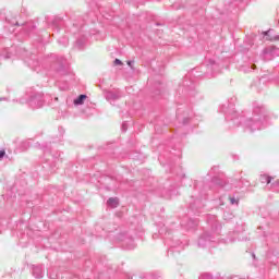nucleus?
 <instances>
[{"mask_svg": "<svg viewBox=\"0 0 279 279\" xmlns=\"http://www.w3.org/2000/svg\"><path fill=\"white\" fill-rule=\"evenodd\" d=\"M234 104H236V97L230 98L228 102L223 104L220 108V112L225 114L226 121L229 123V128H239L242 125L244 132H258V130H265L267 128V109L265 106L255 102L253 107V113L248 118L239 116L234 110Z\"/></svg>", "mask_w": 279, "mask_h": 279, "instance_id": "1", "label": "nucleus"}, {"mask_svg": "<svg viewBox=\"0 0 279 279\" xmlns=\"http://www.w3.org/2000/svg\"><path fill=\"white\" fill-rule=\"evenodd\" d=\"M207 223L211 228L210 231L204 232L197 241V246L198 247H215V244L217 243V236L221 234V223L217 220V217L215 216H209L207 219Z\"/></svg>", "mask_w": 279, "mask_h": 279, "instance_id": "2", "label": "nucleus"}, {"mask_svg": "<svg viewBox=\"0 0 279 279\" xmlns=\"http://www.w3.org/2000/svg\"><path fill=\"white\" fill-rule=\"evenodd\" d=\"M158 227H159V231H158V233L153 234V239H158V236H161V239H165V243L169 247L168 254H173L175 252L178 254H180V252H182V250H184V243H182L178 239L169 238V235L171 234V231L167 230L165 225L160 223V225H158Z\"/></svg>", "mask_w": 279, "mask_h": 279, "instance_id": "3", "label": "nucleus"}, {"mask_svg": "<svg viewBox=\"0 0 279 279\" xmlns=\"http://www.w3.org/2000/svg\"><path fill=\"white\" fill-rule=\"evenodd\" d=\"M47 95L40 93V92H27L22 98H20V104H27L29 108L33 110H38V108H43L45 104L47 102Z\"/></svg>", "mask_w": 279, "mask_h": 279, "instance_id": "4", "label": "nucleus"}, {"mask_svg": "<svg viewBox=\"0 0 279 279\" xmlns=\"http://www.w3.org/2000/svg\"><path fill=\"white\" fill-rule=\"evenodd\" d=\"M17 53L20 54L22 60L25 62V64L29 66V69H32L33 71H36L37 73H40L41 65H40V61L38 60V56L36 53L29 52L23 48H20L17 50Z\"/></svg>", "mask_w": 279, "mask_h": 279, "instance_id": "5", "label": "nucleus"}, {"mask_svg": "<svg viewBox=\"0 0 279 279\" xmlns=\"http://www.w3.org/2000/svg\"><path fill=\"white\" fill-rule=\"evenodd\" d=\"M51 69H53L60 77H64L71 73V68L66 64V59L63 57L53 56V64L51 65Z\"/></svg>", "mask_w": 279, "mask_h": 279, "instance_id": "6", "label": "nucleus"}, {"mask_svg": "<svg viewBox=\"0 0 279 279\" xmlns=\"http://www.w3.org/2000/svg\"><path fill=\"white\" fill-rule=\"evenodd\" d=\"M41 149L44 150V156L46 158L47 165L50 167L51 173L56 172V163L58 162L60 158V153H57L54 155H51V147H49V143H46L41 146Z\"/></svg>", "mask_w": 279, "mask_h": 279, "instance_id": "7", "label": "nucleus"}, {"mask_svg": "<svg viewBox=\"0 0 279 279\" xmlns=\"http://www.w3.org/2000/svg\"><path fill=\"white\" fill-rule=\"evenodd\" d=\"M119 241L122 242V247H124V250H134V247H136L134 239H132L130 235L125 233H121L119 235Z\"/></svg>", "mask_w": 279, "mask_h": 279, "instance_id": "8", "label": "nucleus"}, {"mask_svg": "<svg viewBox=\"0 0 279 279\" xmlns=\"http://www.w3.org/2000/svg\"><path fill=\"white\" fill-rule=\"evenodd\" d=\"M279 49L276 46H269L263 50V56L265 60H274V58L278 57Z\"/></svg>", "mask_w": 279, "mask_h": 279, "instance_id": "9", "label": "nucleus"}, {"mask_svg": "<svg viewBox=\"0 0 279 279\" xmlns=\"http://www.w3.org/2000/svg\"><path fill=\"white\" fill-rule=\"evenodd\" d=\"M105 97H106L107 101H109V104H112V101H117V100L121 99V97H122L121 90H119V89L109 90L105 94Z\"/></svg>", "mask_w": 279, "mask_h": 279, "instance_id": "10", "label": "nucleus"}, {"mask_svg": "<svg viewBox=\"0 0 279 279\" xmlns=\"http://www.w3.org/2000/svg\"><path fill=\"white\" fill-rule=\"evenodd\" d=\"M177 119L179 122H182L183 125H186L189 121H191V112L189 111H183L178 109L177 110Z\"/></svg>", "mask_w": 279, "mask_h": 279, "instance_id": "11", "label": "nucleus"}, {"mask_svg": "<svg viewBox=\"0 0 279 279\" xmlns=\"http://www.w3.org/2000/svg\"><path fill=\"white\" fill-rule=\"evenodd\" d=\"M182 86L185 90H195V82L191 78V75L184 77Z\"/></svg>", "mask_w": 279, "mask_h": 279, "instance_id": "12", "label": "nucleus"}, {"mask_svg": "<svg viewBox=\"0 0 279 279\" xmlns=\"http://www.w3.org/2000/svg\"><path fill=\"white\" fill-rule=\"evenodd\" d=\"M33 276L34 278H43L45 276V266L44 265H37L33 266Z\"/></svg>", "mask_w": 279, "mask_h": 279, "instance_id": "13", "label": "nucleus"}, {"mask_svg": "<svg viewBox=\"0 0 279 279\" xmlns=\"http://www.w3.org/2000/svg\"><path fill=\"white\" fill-rule=\"evenodd\" d=\"M264 38H265V40H270V41L279 40L278 35L274 36V29H269L267 32H264Z\"/></svg>", "mask_w": 279, "mask_h": 279, "instance_id": "14", "label": "nucleus"}, {"mask_svg": "<svg viewBox=\"0 0 279 279\" xmlns=\"http://www.w3.org/2000/svg\"><path fill=\"white\" fill-rule=\"evenodd\" d=\"M211 184H214V186H218V189H226V186H228V183L219 178H214L211 180Z\"/></svg>", "mask_w": 279, "mask_h": 279, "instance_id": "15", "label": "nucleus"}, {"mask_svg": "<svg viewBox=\"0 0 279 279\" xmlns=\"http://www.w3.org/2000/svg\"><path fill=\"white\" fill-rule=\"evenodd\" d=\"M12 51H14V48H5L1 51L0 56L4 58V60H10V58H12Z\"/></svg>", "mask_w": 279, "mask_h": 279, "instance_id": "16", "label": "nucleus"}, {"mask_svg": "<svg viewBox=\"0 0 279 279\" xmlns=\"http://www.w3.org/2000/svg\"><path fill=\"white\" fill-rule=\"evenodd\" d=\"M84 45H86V35H82L76 39L75 47H77V49H84Z\"/></svg>", "mask_w": 279, "mask_h": 279, "instance_id": "17", "label": "nucleus"}, {"mask_svg": "<svg viewBox=\"0 0 279 279\" xmlns=\"http://www.w3.org/2000/svg\"><path fill=\"white\" fill-rule=\"evenodd\" d=\"M272 180H274V177H269L267 174H260L259 177V182H262V184H271Z\"/></svg>", "mask_w": 279, "mask_h": 279, "instance_id": "18", "label": "nucleus"}, {"mask_svg": "<svg viewBox=\"0 0 279 279\" xmlns=\"http://www.w3.org/2000/svg\"><path fill=\"white\" fill-rule=\"evenodd\" d=\"M107 206H110V208H117V206H119V198L118 197H110L107 201Z\"/></svg>", "mask_w": 279, "mask_h": 279, "instance_id": "19", "label": "nucleus"}, {"mask_svg": "<svg viewBox=\"0 0 279 279\" xmlns=\"http://www.w3.org/2000/svg\"><path fill=\"white\" fill-rule=\"evenodd\" d=\"M86 94H81L76 99H74V106L84 105V100L86 99Z\"/></svg>", "mask_w": 279, "mask_h": 279, "instance_id": "20", "label": "nucleus"}, {"mask_svg": "<svg viewBox=\"0 0 279 279\" xmlns=\"http://www.w3.org/2000/svg\"><path fill=\"white\" fill-rule=\"evenodd\" d=\"M207 68L210 69L211 71H217V69H219V64H217L215 60L209 59L207 63Z\"/></svg>", "mask_w": 279, "mask_h": 279, "instance_id": "21", "label": "nucleus"}, {"mask_svg": "<svg viewBox=\"0 0 279 279\" xmlns=\"http://www.w3.org/2000/svg\"><path fill=\"white\" fill-rule=\"evenodd\" d=\"M239 194H234L233 196H229V202L231 206H239Z\"/></svg>", "mask_w": 279, "mask_h": 279, "instance_id": "22", "label": "nucleus"}, {"mask_svg": "<svg viewBox=\"0 0 279 279\" xmlns=\"http://www.w3.org/2000/svg\"><path fill=\"white\" fill-rule=\"evenodd\" d=\"M223 219L225 221H232V219H234V214L230 210H226L223 211Z\"/></svg>", "mask_w": 279, "mask_h": 279, "instance_id": "23", "label": "nucleus"}, {"mask_svg": "<svg viewBox=\"0 0 279 279\" xmlns=\"http://www.w3.org/2000/svg\"><path fill=\"white\" fill-rule=\"evenodd\" d=\"M162 277L158 274L148 272L146 274L143 279H161Z\"/></svg>", "mask_w": 279, "mask_h": 279, "instance_id": "24", "label": "nucleus"}, {"mask_svg": "<svg viewBox=\"0 0 279 279\" xmlns=\"http://www.w3.org/2000/svg\"><path fill=\"white\" fill-rule=\"evenodd\" d=\"M34 29H36V25H34V23H27L24 26V31L26 32V34H29V32H34Z\"/></svg>", "mask_w": 279, "mask_h": 279, "instance_id": "25", "label": "nucleus"}, {"mask_svg": "<svg viewBox=\"0 0 279 279\" xmlns=\"http://www.w3.org/2000/svg\"><path fill=\"white\" fill-rule=\"evenodd\" d=\"M58 43H59V45L66 47V45H69V37H61L58 39Z\"/></svg>", "mask_w": 279, "mask_h": 279, "instance_id": "26", "label": "nucleus"}, {"mask_svg": "<svg viewBox=\"0 0 279 279\" xmlns=\"http://www.w3.org/2000/svg\"><path fill=\"white\" fill-rule=\"evenodd\" d=\"M7 23H9V25H12L13 27L21 25V24L16 21V17H14L13 20H10V17H7Z\"/></svg>", "mask_w": 279, "mask_h": 279, "instance_id": "27", "label": "nucleus"}, {"mask_svg": "<svg viewBox=\"0 0 279 279\" xmlns=\"http://www.w3.org/2000/svg\"><path fill=\"white\" fill-rule=\"evenodd\" d=\"M199 279H223L221 277H216V278H213V275L210 274H203Z\"/></svg>", "mask_w": 279, "mask_h": 279, "instance_id": "28", "label": "nucleus"}, {"mask_svg": "<svg viewBox=\"0 0 279 279\" xmlns=\"http://www.w3.org/2000/svg\"><path fill=\"white\" fill-rule=\"evenodd\" d=\"M230 5L231 8H236V5H241V0H233Z\"/></svg>", "mask_w": 279, "mask_h": 279, "instance_id": "29", "label": "nucleus"}, {"mask_svg": "<svg viewBox=\"0 0 279 279\" xmlns=\"http://www.w3.org/2000/svg\"><path fill=\"white\" fill-rule=\"evenodd\" d=\"M71 32L72 34H77V32H80V26H77V24H73V29Z\"/></svg>", "mask_w": 279, "mask_h": 279, "instance_id": "30", "label": "nucleus"}, {"mask_svg": "<svg viewBox=\"0 0 279 279\" xmlns=\"http://www.w3.org/2000/svg\"><path fill=\"white\" fill-rule=\"evenodd\" d=\"M122 132H128V122H123L121 125Z\"/></svg>", "mask_w": 279, "mask_h": 279, "instance_id": "31", "label": "nucleus"}, {"mask_svg": "<svg viewBox=\"0 0 279 279\" xmlns=\"http://www.w3.org/2000/svg\"><path fill=\"white\" fill-rule=\"evenodd\" d=\"M113 64L118 66V64H123V62L120 59H114Z\"/></svg>", "mask_w": 279, "mask_h": 279, "instance_id": "32", "label": "nucleus"}, {"mask_svg": "<svg viewBox=\"0 0 279 279\" xmlns=\"http://www.w3.org/2000/svg\"><path fill=\"white\" fill-rule=\"evenodd\" d=\"M5 157V150H0V160H3Z\"/></svg>", "mask_w": 279, "mask_h": 279, "instance_id": "33", "label": "nucleus"}, {"mask_svg": "<svg viewBox=\"0 0 279 279\" xmlns=\"http://www.w3.org/2000/svg\"><path fill=\"white\" fill-rule=\"evenodd\" d=\"M48 276H49L50 279H57L58 278V275H52V274H49V272H48Z\"/></svg>", "mask_w": 279, "mask_h": 279, "instance_id": "34", "label": "nucleus"}, {"mask_svg": "<svg viewBox=\"0 0 279 279\" xmlns=\"http://www.w3.org/2000/svg\"><path fill=\"white\" fill-rule=\"evenodd\" d=\"M59 132H60V136L64 135V129L63 128H59Z\"/></svg>", "mask_w": 279, "mask_h": 279, "instance_id": "35", "label": "nucleus"}, {"mask_svg": "<svg viewBox=\"0 0 279 279\" xmlns=\"http://www.w3.org/2000/svg\"><path fill=\"white\" fill-rule=\"evenodd\" d=\"M129 66H133L134 61H128Z\"/></svg>", "mask_w": 279, "mask_h": 279, "instance_id": "36", "label": "nucleus"}, {"mask_svg": "<svg viewBox=\"0 0 279 279\" xmlns=\"http://www.w3.org/2000/svg\"><path fill=\"white\" fill-rule=\"evenodd\" d=\"M97 34V32L90 33L92 36H95Z\"/></svg>", "mask_w": 279, "mask_h": 279, "instance_id": "37", "label": "nucleus"}, {"mask_svg": "<svg viewBox=\"0 0 279 279\" xmlns=\"http://www.w3.org/2000/svg\"><path fill=\"white\" fill-rule=\"evenodd\" d=\"M0 101H5V98H0Z\"/></svg>", "mask_w": 279, "mask_h": 279, "instance_id": "38", "label": "nucleus"}, {"mask_svg": "<svg viewBox=\"0 0 279 279\" xmlns=\"http://www.w3.org/2000/svg\"><path fill=\"white\" fill-rule=\"evenodd\" d=\"M252 69H256V65H252Z\"/></svg>", "mask_w": 279, "mask_h": 279, "instance_id": "39", "label": "nucleus"}, {"mask_svg": "<svg viewBox=\"0 0 279 279\" xmlns=\"http://www.w3.org/2000/svg\"><path fill=\"white\" fill-rule=\"evenodd\" d=\"M190 206H191V208H194V205H193V204H191Z\"/></svg>", "mask_w": 279, "mask_h": 279, "instance_id": "40", "label": "nucleus"}, {"mask_svg": "<svg viewBox=\"0 0 279 279\" xmlns=\"http://www.w3.org/2000/svg\"><path fill=\"white\" fill-rule=\"evenodd\" d=\"M54 101H58V97L54 98Z\"/></svg>", "mask_w": 279, "mask_h": 279, "instance_id": "41", "label": "nucleus"}, {"mask_svg": "<svg viewBox=\"0 0 279 279\" xmlns=\"http://www.w3.org/2000/svg\"><path fill=\"white\" fill-rule=\"evenodd\" d=\"M253 258H256V255H255V254H253Z\"/></svg>", "mask_w": 279, "mask_h": 279, "instance_id": "42", "label": "nucleus"}]
</instances>
